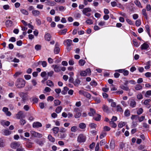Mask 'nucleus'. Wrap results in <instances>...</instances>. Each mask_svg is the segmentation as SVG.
Here are the masks:
<instances>
[{
    "label": "nucleus",
    "instance_id": "obj_1",
    "mask_svg": "<svg viewBox=\"0 0 151 151\" xmlns=\"http://www.w3.org/2000/svg\"><path fill=\"white\" fill-rule=\"evenodd\" d=\"M25 85V81L22 78H18L15 83V85L18 88H23Z\"/></svg>",
    "mask_w": 151,
    "mask_h": 151
},
{
    "label": "nucleus",
    "instance_id": "obj_2",
    "mask_svg": "<svg viewBox=\"0 0 151 151\" xmlns=\"http://www.w3.org/2000/svg\"><path fill=\"white\" fill-rule=\"evenodd\" d=\"M91 11V9L90 8L87 7L83 9L82 10L83 14L86 16L89 17L91 15V13H90Z\"/></svg>",
    "mask_w": 151,
    "mask_h": 151
},
{
    "label": "nucleus",
    "instance_id": "obj_3",
    "mask_svg": "<svg viewBox=\"0 0 151 151\" xmlns=\"http://www.w3.org/2000/svg\"><path fill=\"white\" fill-rule=\"evenodd\" d=\"M91 71L89 68L87 69L85 71H82L80 73V75L84 76H89L91 74Z\"/></svg>",
    "mask_w": 151,
    "mask_h": 151
},
{
    "label": "nucleus",
    "instance_id": "obj_4",
    "mask_svg": "<svg viewBox=\"0 0 151 151\" xmlns=\"http://www.w3.org/2000/svg\"><path fill=\"white\" fill-rule=\"evenodd\" d=\"M79 108H75L74 109V111L75 113L74 117L76 118H79L81 116V114Z\"/></svg>",
    "mask_w": 151,
    "mask_h": 151
},
{
    "label": "nucleus",
    "instance_id": "obj_5",
    "mask_svg": "<svg viewBox=\"0 0 151 151\" xmlns=\"http://www.w3.org/2000/svg\"><path fill=\"white\" fill-rule=\"evenodd\" d=\"M19 94L23 101L25 102L27 99L28 95L27 94L23 92H20L19 93Z\"/></svg>",
    "mask_w": 151,
    "mask_h": 151
},
{
    "label": "nucleus",
    "instance_id": "obj_6",
    "mask_svg": "<svg viewBox=\"0 0 151 151\" xmlns=\"http://www.w3.org/2000/svg\"><path fill=\"white\" fill-rule=\"evenodd\" d=\"M78 142L81 143L85 142L86 141V137L82 134H80L77 138Z\"/></svg>",
    "mask_w": 151,
    "mask_h": 151
},
{
    "label": "nucleus",
    "instance_id": "obj_7",
    "mask_svg": "<svg viewBox=\"0 0 151 151\" xmlns=\"http://www.w3.org/2000/svg\"><path fill=\"white\" fill-rule=\"evenodd\" d=\"M79 93L80 94L83 95L87 98L90 99L91 97V95L89 93L83 90L79 91Z\"/></svg>",
    "mask_w": 151,
    "mask_h": 151
},
{
    "label": "nucleus",
    "instance_id": "obj_8",
    "mask_svg": "<svg viewBox=\"0 0 151 151\" xmlns=\"http://www.w3.org/2000/svg\"><path fill=\"white\" fill-rule=\"evenodd\" d=\"M25 116L23 111H20L16 115V118L17 119H19L24 117Z\"/></svg>",
    "mask_w": 151,
    "mask_h": 151
},
{
    "label": "nucleus",
    "instance_id": "obj_9",
    "mask_svg": "<svg viewBox=\"0 0 151 151\" xmlns=\"http://www.w3.org/2000/svg\"><path fill=\"white\" fill-rule=\"evenodd\" d=\"M21 145L20 144L17 142H14L12 143L10 145L11 148L13 149H16L18 148Z\"/></svg>",
    "mask_w": 151,
    "mask_h": 151
},
{
    "label": "nucleus",
    "instance_id": "obj_10",
    "mask_svg": "<svg viewBox=\"0 0 151 151\" xmlns=\"http://www.w3.org/2000/svg\"><path fill=\"white\" fill-rule=\"evenodd\" d=\"M30 133L32 135L35 137L41 138L42 137V134L39 133L34 131H30Z\"/></svg>",
    "mask_w": 151,
    "mask_h": 151
},
{
    "label": "nucleus",
    "instance_id": "obj_11",
    "mask_svg": "<svg viewBox=\"0 0 151 151\" xmlns=\"http://www.w3.org/2000/svg\"><path fill=\"white\" fill-rule=\"evenodd\" d=\"M2 134L5 136H8L12 133V131H9L8 129H3L1 131Z\"/></svg>",
    "mask_w": 151,
    "mask_h": 151
},
{
    "label": "nucleus",
    "instance_id": "obj_12",
    "mask_svg": "<svg viewBox=\"0 0 151 151\" xmlns=\"http://www.w3.org/2000/svg\"><path fill=\"white\" fill-rule=\"evenodd\" d=\"M54 69L55 72L58 73L60 72V66L58 65H53L52 67Z\"/></svg>",
    "mask_w": 151,
    "mask_h": 151
},
{
    "label": "nucleus",
    "instance_id": "obj_13",
    "mask_svg": "<svg viewBox=\"0 0 151 151\" xmlns=\"http://www.w3.org/2000/svg\"><path fill=\"white\" fill-rule=\"evenodd\" d=\"M32 126L34 128H38L41 127L42 124L39 122H35L33 123Z\"/></svg>",
    "mask_w": 151,
    "mask_h": 151
},
{
    "label": "nucleus",
    "instance_id": "obj_14",
    "mask_svg": "<svg viewBox=\"0 0 151 151\" xmlns=\"http://www.w3.org/2000/svg\"><path fill=\"white\" fill-rule=\"evenodd\" d=\"M32 14L34 16H38L40 15V12L37 10H33L32 11Z\"/></svg>",
    "mask_w": 151,
    "mask_h": 151
},
{
    "label": "nucleus",
    "instance_id": "obj_15",
    "mask_svg": "<svg viewBox=\"0 0 151 151\" xmlns=\"http://www.w3.org/2000/svg\"><path fill=\"white\" fill-rule=\"evenodd\" d=\"M136 105V103L135 101L133 99H132L130 101V106L132 108H134L135 107Z\"/></svg>",
    "mask_w": 151,
    "mask_h": 151
},
{
    "label": "nucleus",
    "instance_id": "obj_16",
    "mask_svg": "<svg viewBox=\"0 0 151 151\" xmlns=\"http://www.w3.org/2000/svg\"><path fill=\"white\" fill-rule=\"evenodd\" d=\"M151 100L150 99H146L144 102V104L147 107L149 108L151 106L149 105V103L151 101Z\"/></svg>",
    "mask_w": 151,
    "mask_h": 151
},
{
    "label": "nucleus",
    "instance_id": "obj_17",
    "mask_svg": "<svg viewBox=\"0 0 151 151\" xmlns=\"http://www.w3.org/2000/svg\"><path fill=\"white\" fill-rule=\"evenodd\" d=\"M1 124L4 127L5 126H8L10 124V122L8 121L2 120L1 122Z\"/></svg>",
    "mask_w": 151,
    "mask_h": 151
},
{
    "label": "nucleus",
    "instance_id": "obj_18",
    "mask_svg": "<svg viewBox=\"0 0 151 151\" xmlns=\"http://www.w3.org/2000/svg\"><path fill=\"white\" fill-rule=\"evenodd\" d=\"M149 47V46L147 44L144 43L141 46V49L142 50H146Z\"/></svg>",
    "mask_w": 151,
    "mask_h": 151
},
{
    "label": "nucleus",
    "instance_id": "obj_19",
    "mask_svg": "<svg viewBox=\"0 0 151 151\" xmlns=\"http://www.w3.org/2000/svg\"><path fill=\"white\" fill-rule=\"evenodd\" d=\"M35 142L40 146H42L44 143V141L41 139H37L35 140Z\"/></svg>",
    "mask_w": 151,
    "mask_h": 151
},
{
    "label": "nucleus",
    "instance_id": "obj_20",
    "mask_svg": "<svg viewBox=\"0 0 151 151\" xmlns=\"http://www.w3.org/2000/svg\"><path fill=\"white\" fill-rule=\"evenodd\" d=\"M96 114V111L95 110L92 108L90 109V111L88 113V115L90 116H93Z\"/></svg>",
    "mask_w": 151,
    "mask_h": 151
},
{
    "label": "nucleus",
    "instance_id": "obj_21",
    "mask_svg": "<svg viewBox=\"0 0 151 151\" xmlns=\"http://www.w3.org/2000/svg\"><path fill=\"white\" fill-rule=\"evenodd\" d=\"M12 22L10 20H7L6 22V25L7 27H10L12 25Z\"/></svg>",
    "mask_w": 151,
    "mask_h": 151
},
{
    "label": "nucleus",
    "instance_id": "obj_22",
    "mask_svg": "<svg viewBox=\"0 0 151 151\" xmlns=\"http://www.w3.org/2000/svg\"><path fill=\"white\" fill-rule=\"evenodd\" d=\"M51 37V35L49 33L46 34L45 36V40L47 41L50 40Z\"/></svg>",
    "mask_w": 151,
    "mask_h": 151
},
{
    "label": "nucleus",
    "instance_id": "obj_23",
    "mask_svg": "<svg viewBox=\"0 0 151 151\" xmlns=\"http://www.w3.org/2000/svg\"><path fill=\"white\" fill-rule=\"evenodd\" d=\"M48 139L49 140L52 142H54L55 141V139L52 137L51 134H49L48 136Z\"/></svg>",
    "mask_w": 151,
    "mask_h": 151
},
{
    "label": "nucleus",
    "instance_id": "obj_24",
    "mask_svg": "<svg viewBox=\"0 0 151 151\" xmlns=\"http://www.w3.org/2000/svg\"><path fill=\"white\" fill-rule=\"evenodd\" d=\"M116 111L118 112H119L121 113H123V110L120 105H118L116 106Z\"/></svg>",
    "mask_w": 151,
    "mask_h": 151
},
{
    "label": "nucleus",
    "instance_id": "obj_25",
    "mask_svg": "<svg viewBox=\"0 0 151 151\" xmlns=\"http://www.w3.org/2000/svg\"><path fill=\"white\" fill-rule=\"evenodd\" d=\"M146 10L145 9H143L142 10V14L145 17L146 19H148V16L146 12Z\"/></svg>",
    "mask_w": 151,
    "mask_h": 151
},
{
    "label": "nucleus",
    "instance_id": "obj_26",
    "mask_svg": "<svg viewBox=\"0 0 151 151\" xmlns=\"http://www.w3.org/2000/svg\"><path fill=\"white\" fill-rule=\"evenodd\" d=\"M120 88L126 91H129L130 90L129 89V87L127 86H126L123 85H121L120 86Z\"/></svg>",
    "mask_w": 151,
    "mask_h": 151
},
{
    "label": "nucleus",
    "instance_id": "obj_27",
    "mask_svg": "<svg viewBox=\"0 0 151 151\" xmlns=\"http://www.w3.org/2000/svg\"><path fill=\"white\" fill-rule=\"evenodd\" d=\"M134 3L139 8H142V6L141 4L140 1L137 0H136L134 1Z\"/></svg>",
    "mask_w": 151,
    "mask_h": 151
},
{
    "label": "nucleus",
    "instance_id": "obj_28",
    "mask_svg": "<svg viewBox=\"0 0 151 151\" xmlns=\"http://www.w3.org/2000/svg\"><path fill=\"white\" fill-rule=\"evenodd\" d=\"M46 84L48 86L50 87L54 86V83L52 81L50 80H48L47 81Z\"/></svg>",
    "mask_w": 151,
    "mask_h": 151
},
{
    "label": "nucleus",
    "instance_id": "obj_29",
    "mask_svg": "<svg viewBox=\"0 0 151 151\" xmlns=\"http://www.w3.org/2000/svg\"><path fill=\"white\" fill-rule=\"evenodd\" d=\"M20 11L23 14L27 15L29 14L28 12L25 9H21Z\"/></svg>",
    "mask_w": 151,
    "mask_h": 151
},
{
    "label": "nucleus",
    "instance_id": "obj_30",
    "mask_svg": "<svg viewBox=\"0 0 151 151\" xmlns=\"http://www.w3.org/2000/svg\"><path fill=\"white\" fill-rule=\"evenodd\" d=\"M62 109V107L61 106L58 107L55 109V112L57 113H60Z\"/></svg>",
    "mask_w": 151,
    "mask_h": 151
},
{
    "label": "nucleus",
    "instance_id": "obj_31",
    "mask_svg": "<svg viewBox=\"0 0 151 151\" xmlns=\"http://www.w3.org/2000/svg\"><path fill=\"white\" fill-rule=\"evenodd\" d=\"M58 136L60 138L63 139L65 137L66 135L63 133H60L58 134Z\"/></svg>",
    "mask_w": 151,
    "mask_h": 151
},
{
    "label": "nucleus",
    "instance_id": "obj_32",
    "mask_svg": "<svg viewBox=\"0 0 151 151\" xmlns=\"http://www.w3.org/2000/svg\"><path fill=\"white\" fill-rule=\"evenodd\" d=\"M143 109L141 108H140L138 109L137 111V113L138 115H140L143 113Z\"/></svg>",
    "mask_w": 151,
    "mask_h": 151
},
{
    "label": "nucleus",
    "instance_id": "obj_33",
    "mask_svg": "<svg viewBox=\"0 0 151 151\" xmlns=\"http://www.w3.org/2000/svg\"><path fill=\"white\" fill-rule=\"evenodd\" d=\"M54 105L55 106H57L60 105L61 103V101L58 100H55L54 101Z\"/></svg>",
    "mask_w": 151,
    "mask_h": 151
},
{
    "label": "nucleus",
    "instance_id": "obj_34",
    "mask_svg": "<svg viewBox=\"0 0 151 151\" xmlns=\"http://www.w3.org/2000/svg\"><path fill=\"white\" fill-rule=\"evenodd\" d=\"M66 42L67 43V45L68 47L70 46L72 43V41L69 39H68L66 40Z\"/></svg>",
    "mask_w": 151,
    "mask_h": 151
},
{
    "label": "nucleus",
    "instance_id": "obj_35",
    "mask_svg": "<svg viewBox=\"0 0 151 151\" xmlns=\"http://www.w3.org/2000/svg\"><path fill=\"white\" fill-rule=\"evenodd\" d=\"M86 125L83 123H81L79 125V127L81 129H84L86 127Z\"/></svg>",
    "mask_w": 151,
    "mask_h": 151
},
{
    "label": "nucleus",
    "instance_id": "obj_36",
    "mask_svg": "<svg viewBox=\"0 0 151 151\" xmlns=\"http://www.w3.org/2000/svg\"><path fill=\"white\" fill-rule=\"evenodd\" d=\"M106 133L105 132H101V134L99 137L100 139H102L105 137L106 135Z\"/></svg>",
    "mask_w": 151,
    "mask_h": 151
},
{
    "label": "nucleus",
    "instance_id": "obj_37",
    "mask_svg": "<svg viewBox=\"0 0 151 151\" xmlns=\"http://www.w3.org/2000/svg\"><path fill=\"white\" fill-rule=\"evenodd\" d=\"M80 83V81L79 80L77 79L73 82L74 84L76 86H77Z\"/></svg>",
    "mask_w": 151,
    "mask_h": 151
},
{
    "label": "nucleus",
    "instance_id": "obj_38",
    "mask_svg": "<svg viewBox=\"0 0 151 151\" xmlns=\"http://www.w3.org/2000/svg\"><path fill=\"white\" fill-rule=\"evenodd\" d=\"M86 62L85 60L81 59L79 60V64L80 66H83L85 64Z\"/></svg>",
    "mask_w": 151,
    "mask_h": 151
},
{
    "label": "nucleus",
    "instance_id": "obj_39",
    "mask_svg": "<svg viewBox=\"0 0 151 151\" xmlns=\"http://www.w3.org/2000/svg\"><path fill=\"white\" fill-rule=\"evenodd\" d=\"M59 130V128L58 127H55L52 129L53 133L55 134H56L58 133Z\"/></svg>",
    "mask_w": 151,
    "mask_h": 151
},
{
    "label": "nucleus",
    "instance_id": "obj_40",
    "mask_svg": "<svg viewBox=\"0 0 151 151\" xmlns=\"http://www.w3.org/2000/svg\"><path fill=\"white\" fill-rule=\"evenodd\" d=\"M34 143L32 142H29L27 143L26 147L28 148H31L32 147V145Z\"/></svg>",
    "mask_w": 151,
    "mask_h": 151
},
{
    "label": "nucleus",
    "instance_id": "obj_41",
    "mask_svg": "<svg viewBox=\"0 0 151 151\" xmlns=\"http://www.w3.org/2000/svg\"><path fill=\"white\" fill-rule=\"evenodd\" d=\"M137 90H139L142 88V86L140 84H137L135 87Z\"/></svg>",
    "mask_w": 151,
    "mask_h": 151
},
{
    "label": "nucleus",
    "instance_id": "obj_42",
    "mask_svg": "<svg viewBox=\"0 0 151 151\" xmlns=\"http://www.w3.org/2000/svg\"><path fill=\"white\" fill-rule=\"evenodd\" d=\"M33 103H37L38 101V99L35 97H33L32 98Z\"/></svg>",
    "mask_w": 151,
    "mask_h": 151
},
{
    "label": "nucleus",
    "instance_id": "obj_43",
    "mask_svg": "<svg viewBox=\"0 0 151 151\" xmlns=\"http://www.w3.org/2000/svg\"><path fill=\"white\" fill-rule=\"evenodd\" d=\"M60 48L59 47H55L54 50V53L56 54H58L60 52Z\"/></svg>",
    "mask_w": 151,
    "mask_h": 151
},
{
    "label": "nucleus",
    "instance_id": "obj_44",
    "mask_svg": "<svg viewBox=\"0 0 151 151\" xmlns=\"http://www.w3.org/2000/svg\"><path fill=\"white\" fill-rule=\"evenodd\" d=\"M41 46L40 45H37L35 46V49L37 50H41Z\"/></svg>",
    "mask_w": 151,
    "mask_h": 151
},
{
    "label": "nucleus",
    "instance_id": "obj_45",
    "mask_svg": "<svg viewBox=\"0 0 151 151\" xmlns=\"http://www.w3.org/2000/svg\"><path fill=\"white\" fill-rule=\"evenodd\" d=\"M126 123L124 122H121L119 123L118 127L120 128H122L125 125Z\"/></svg>",
    "mask_w": 151,
    "mask_h": 151
},
{
    "label": "nucleus",
    "instance_id": "obj_46",
    "mask_svg": "<svg viewBox=\"0 0 151 151\" xmlns=\"http://www.w3.org/2000/svg\"><path fill=\"white\" fill-rule=\"evenodd\" d=\"M67 29H65L63 30H61L60 32V33L61 35H65L67 32Z\"/></svg>",
    "mask_w": 151,
    "mask_h": 151
},
{
    "label": "nucleus",
    "instance_id": "obj_47",
    "mask_svg": "<svg viewBox=\"0 0 151 151\" xmlns=\"http://www.w3.org/2000/svg\"><path fill=\"white\" fill-rule=\"evenodd\" d=\"M66 131V129L63 127H61L60 129V132L61 133H64Z\"/></svg>",
    "mask_w": 151,
    "mask_h": 151
},
{
    "label": "nucleus",
    "instance_id": "obj_48",
    "mask_svg": "<svg viewBox=\"0 0 151 151\" xmlns=\"http://www.w3.org/2000/svg\"><path fill=\"white\" fill-rule=\"evenodd\" d=\"M151 95V90L147 91L145 94V96L147 97Z\"/></svg>",
    "mask_w": 151,
    "mask_h": 151
},
{
    "label": "nucleus",
    "instance_id": "obj_49",
    "mask_svg": "<svg viewBox=\"0 0 151 151\" xmlns=\"http://www.w3.org/2000/svg\"><path fill=\"white\" fill-rule=\"evenodd\" d=\"M89 126L92 129L95 128L96 127V125L94 123H91L89 124Z\"/></svg>",
    "mask_w": 151,
    "mask_h": 151
},
{
    "label": "nucleus",
    "instance_id": "obj_50",
    "mask_svg": "<svg viewBox=\"0 0 151 151\" xmlns=\"http://www.w3.org/2000/svg\"><path fill=\"white\" fill-rule=\"evenodd\" d=\"M132 42L134 45L136 47H138L140 45V43H138L135 40H133Z\"/></svg>",
    "mask_w": 151,
    "mask_h": 151
},
{
    "label": "nucleus",
    "instance_id": "obj_51",
    "mask_svg": "<svg viewBox=\"0 0 151 151\" xmlns=\"http://www.w3.org/2000/svg\"><path fill=\"white\" fill-rule=\"evenodd\" d=\"M137 122L135 121H133L131 125V128H134L137 125Z\"/></svg>",
    "mask_w": 151,
    "mask_h": 151
},
{
    "label": "nucleus",
    "instance_id": "obj_52",
    "mask_svg": "<svg viewBox=\"0 0 151 151\" xmlns=\"http://www.w3.org/2000/svg\"><path fill=\"white\" fill-rule=\"evenodd\" d=\"M40 64H41L43 67H45L47 65V63L45 61H40Z\"/></svg>",
    "mask_w": 151,
    "mask_h": 151
},
{
    "label": "nucleus",
    "instance_id": "obj_53",
    "mask_svg": "<svg viewBox=\"0 0 151 151\" xmlns=\"http://www.w3.org/2000/svg\"><path fill=\"white\" fill-rule=\"evenodd\" d=\"M77 127L76 126H73L71 128V130L72 132H76L77 131Z\"/></svg>",
    "mask_w": 151,
    "mask_h": 151
},
{
    "label": "nucleus",
    "instance_id": "obj_54",
    "mask_svg": "<svg viewBox=\"0 0 151 151\" xmlns=\"http://www.w3.org/2000/svg\"><path fill=\"white\" fill-rule=\"evenodd\" d=\"M4 145L3 140L1 139H0V147H3Z\"/></svg>",
    "mask_w": 151,
    "mask_h": 151
},
{
    "label": "nucleus",
    "instance_id": "obj_55",
    "mask_svg": "<svg viewBox=\"0 0 151 151\" xmlns=\"http://www.w3.org/2000/svg\"><path fill=\"white\" fill-rule=\"evenodd\" d=\"M102 109L105 112H107L108 111L109 109L108 107L106 105H104Z\"/></svg>",
    "mask_w": 151,
    "mask_h": 151
},
{
    "label": "nucleus",
    "instance_id": "obj_56",
    "mask_svg": "<svg viewBox=\"0 0 151 151\" xmlns=\"http://www.w3.org/2000/svg\"><path fill=\"white\" fill-rule=\"evenodd\" d=\"M22 73V72H17L15 73L14 75V78H16Z\"/></svg>",
    "mask_w": 151,
    "mask_h": 151
},
{
    "label": "nucleus",
    "instance_id": "obj_57",
    "mask_svg": "<svg viewBox=\"0 0 151 151\" xmlns=\"http://www.w3.org/2000/svg\"><path fill=\"white\" fill-rule=\"evenodd\" d=\"M141 21L139 19L137 20L135 22L136 25L137 27L139 26L141 24Z\"/></svg>",
    "mask_w": 151,
    "mask_h": 151
},
{
    "label": "nucleus",
    "instance_id": "obj_58",
    "mask_svg": "<svg viewBox=\"0 0 151 151\" xmlns=\"http://www.w3.org/2000/svg\"><path fill=\"white\" fill-rule=\"evenodd\" d=\"M17 151H25V150L24 148H23L22 147V145H21L17 150Z\"/></svg>",
    "mask_w": 151,
    "mask_h": 151
},
{
    "label": "nucleus",
    "instance_id": "obj_59",
    "mask_svg": "<svg viewBox=\"0 0 151 151\" xmlns=\"http://www.w3.org/2000/svg\"><path fill=\"white\" fill-rule=\"evenodd\" d=\"M86 22L87 24H93L92 20L91 19H88L86 21Z\"/></svg>",
    "mask_w": 151,
    "mask_h": 151
},
{
    "label": "nucleus",
    "instance_id": "obj_60",
    "mask_svg": "<svg viewBox=\"0 0 151 151\" xmlns=\"http://www.w3.org/2000/svg\"><path fill=\"white\" fill-rule=\"evenodd\" d=\"M43 5L41 4H37L36 8L37 9H43Z\"/></svg>",
    "mask_w": 151,
    "mask_h": 151
},
{
    "label": "nucleus",
    "instance_id": "obj_61",
    "mask_svg": "<svg viewBox=\"0 0 151 151\" xmlns=\"http://www.w3.org/2000/svg\"><path fill=\"white\" fill-rule=\"evenodd\" d=\"M110 124L113 127L115 128L116 127V124L113 121L110 122Z\"/></svg>",
    "mask_w": 151,
    "mask_h": 151
},
{
    "label": "nucleus",
    "instance_id": "obj_62",
    "mask_svg": "<svg viewBox=\"0 0 151 151\" xmlns=\"http://www.w3.org/2000/svg\"><path fill=\"white\" fill-rule=\"evenodd\" d=\"M131 119L133 121L136 120L137 119V115H132L131 117Z\"/></svg>",
    "mask_w": 151,
    "mask_h": 151
},
{
    "label": "nucleus",
    "instance_id": "obj_63",
    "mask_svg": "<svg viewBox=\"0 0 151 151\" xmlns=\"http://www.w3.org/2000/svg\"><path fill=\"white\" fill-rule=\"evenodd\" d=\"M106 142V141L105 139H103L100 142V146H101L104 145Z\"/></svg>",
    "mask_w": 151,
    "mask_h": 151
},
{
    "label": "nucleus",
    "instance_id": "obj_64",
    "mask_svg": "<svg viewBox=\"0 0 151 151\" xmlns=\"http://www.w3.org/2000/svg\"><path fill=\"white\" fill-rule=\"evenodd\" d=\"M124 114L125 116H128L130 115V111L129 110H127L125 111Z\"/></svg>",
    "mask_w": 151,
    "mask_h": 151
}]
</instances>
